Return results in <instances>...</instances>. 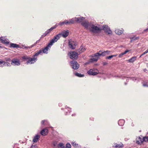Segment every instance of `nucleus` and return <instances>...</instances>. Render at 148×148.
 I'll list each match as a JSON object with an SVG mask.
<instances>
[{
	"instance_id": "obj_3",
	"label": "nucleus",
	"mask_w": 148,
	"mask_h": 148,
	"mask_svg": "<svg viewBox=\"0 0 148 148\" xmlns=\"http://www.w3.org/2000/svg\"><path fill=\"white\" fill-rule=\"evenodd\" d=\"M5 61H3L1 59V62H2V64H3L2 66H11L10 63L8 62H10V59L8 58H5Z\"/></svg>"
},
{
	"instance_id": "obj_36",
	"label": "nucleus",
	"mask_w": 148,
	"mask_h": 148,
	"mask_svg": "<svg viewBox=\"0 0 148 148\" xmlns=\"http://www.w3.org/2000/svg\"><path fill=\"white\" fill-rule=\"evenodd\" d=\"M92 61L97 62L98 60L97 58H93L91 59Z\"/></svg>"
},
{
	"instance_id": "obj_50",
	"label": "nucleus",
	"mask_w": 148,
	"mask_h": 148,
	"mask_svg": "<svg viewBox=\"0 0 148 148\" xmlns=\"http://www.w3.org/2000/svg\"><path fill=\"white\" fill-rule=\"evenodd\" d=\"M2 47H1V45L0 44V48H1Z\"/></svg>"
},
{
	"instance_id": "obj_12",
	"label": "nucleus",
	"mask_w": 148,
	"mask_h": 148,
	"mask_svg": "<svg viewBox=\"0 0 148 148\" xmlns=\"http://www.w3.org/2000/svg\"><path fill=\"white\" fill-rule=\"evenodd\" d=\"M86 49H85V46L82 45L80 48L76 51L77 52H79V53H81L84 51Z\"/></svg>"
},
{
	"instance_id": "obj_23",
	"label": "nucleus",
	"mask_w": 148,
	"mask_h": 148,
	"mask_svg": "<svg viewBox=\"0 0 148 148\" xmlns=\"http://www.w3.org/2000/svg\"><path fill=\"white\" fill-rule=\"evenodd\" d=\"M115 32L116 34L120 35L123 33V31L121 30L116 29L115 30Z\"/></svg>"
},
{
	"instance_id": "obj_39",
	"label": "nucleus",
	"mask_w": 148,
	"mask_h": 148,
	"mask_svg": "<svg viewBox=\"0 0 148 148\" xmlns=\"http://www.w3.org/2000/svg\"><path fill=\"white\" fill-rule=\"evenodd\" d=\"M130 51V50H126L123 53V54L124 55L125 54H126L128 52Z\"/></svg>"
},
{
	"instance_id": "obj_29",
	"label": "nucleus",
	"mask_w": 148,
	"mask_h": 148,
	"mask_svg": "<svg viewBox=\"0 0 148 148\" xmlns=\"http://www.w3.org/2000/svg\"><path fill=\"white\" fill-rule=\"evenodd\" d=\"M101 52V51H99L97 53L94 54V56L98 57L99 56H101V55H100Z\"/></svg>"
},
{
	"instance_id": "obj_53",
	"label": "nucleus",
	"mask_w": 148,
	"mask_h": 148,
	"mask_svg": "<svg viewBox=\"0 0 148 148\" xmlns=\"http://www.w3.org/2000/svg\"><path fill=\"white\" fill-rule=\"evenodd\" d=\"M54 146H55V144H54Z\"/></svg>"
},
{
	"instance_id": "obj_42",
	"label": "nucleus",
	"mask_w": 148,
	"mask_h": 148,
	"mask_svg": "<svg viewBox=\"0 0 148 148\" xmlns=\"http://www.w3.org/2000/svg\"><path fill=\"white\" fill-rule=\"evenodd\" d=\"M123 55H124L123 53H120L119 54V58L121 57Z\"/></svg>"
},
{
	"instance_id": "obj_26",
	"label": "nucleus",
	"mask_w": 148,
	"mask_h": 148,
	"mask_svg": "<svg viewBox=\"0 0 148 148\" xmlns=\"http://www.w3.org/2000/svg\"><path fill=\"white\" fill-rule=\"evenodd\" d=\"M124 121L123 120H119L118 123L120 125H122L124 124Z\"/></svg>"
},
{
	"instance_id": "obj_33",
	"label": "nucleus",
	"mask_w": 148,
	"mask_h": 148,
	"mask_svg": "<svg viewBox=\"0 0 148 148\" xmlns=\"http://www.w3.org/2000/svg\"><path fill=\"white\" fill-rule=\"evenodd\" d=\"M143 139L144 140V141L147 142L148 141V136L147 137H143Z\"/></svg>"
},
{
	"instance_id": "obj_4",
	"label": "nucleus",
	"mask_w": 148,
	"mask_h": 148,
	"mask_svg": "<svg viewBox=\"0 0 148 148\" xmlns=\"http://www.w3.org/2000/svg\"><path fill=\"white\" fill-rule=\"evenodd\" d=\"M68 44L69 47L72 49H75L77 45L76 42L72 41L71 40H69Z\"/></svg>"
},
{
	"instance_id": "obj_25",
	"label": "nucleus",
	"mask_w": 148,
	"mask_h": 148,
	"mask_svg": "<svg viewBox=\"0 0 148 148\" xmlns=\"http://www.w3.org/2000/svg\"><path fill=\"white\" fill-rule=\"evenodd\" d=\"M58 148H64V144L62 143H59L58 145Z\"/></svg>"
},
{
	"instance_id": "obj_1",
	"label": "nucleus",
	"mask_w": 148,
	"mask_h": 148,
	"mask_svg": "<svg viewBox=\"0 0 148 148\" xmlns=\"http://www.w3.org/2000/svg\"><path fill=\"white\" fill-rule=\"evenodd\" d=\"M61 34H58L54 36L53 38L51 39L49 43H48L47 45L43 48L42 50H40L42 51L44 53H47V51L49 48L51 47V46L52 45L53 43L56 42L59 40L60 36Z\"/></svg>"
},
{
	"instance_id": "obj_17",
	"label": "nucleus",
	"mask_w": 148,
	"mask_h": 148,
	"mask_svg": "<svg viewBox=\"0 0 148 148\" xmlns=\"http://www.w3.org/2000/svg\"><path fill=\"white\" fill-rule=\"evenodd\" d=\"M113 146L114 147L116 148H121L123 147V146L122 143H120L119 144H117V143H115L114 144V145Z\"/></svg>"
},
{
	"instance_id": "obj_46",
	"label": "nucleus",
	"mask_w": 148,
	"mask_h": 148,
	"mask_svg": "<svg viewBox=\"0 0 148 148\" xmlns=\"http://www.w3.org/2000/svg\"><path fill=\"white\" fill-rule=\"evenodd\" d=\"M31 148H36V147L35 146L32 145L31 147Z\"/></svg>"
},
{
	"instance_id": "obj_21",
	"label": "nucleus",
	"mask_w": 148,
	"mask_h": 148,
	"mask_svg": "<svg viewBox=\"0 0 148 148\" xmlns=\"http://www.w3.org/2000/svg\"><path fill=\"white\" fill-rule=\"evenodd\" d=\"M40 136L38 135H36L34 137L33 139V141L34 143L37 142L39 139Z\"/></svg>"
},
{
	"instance_id": "obj_16",
	"label": "nucleus",
	"mask_w": 148,
	"mask_h": 148,
	"mask_svg": "<svg viewBox=\"0 0 148 148\" xmlns=\"http://www.w3.org/2000/svg\"><path fill=\"white\" fill-rule=\"evenodd\" d=\"M61 34L60 37H61V35H62L63 37L66 38L69 35V31H64L61 34Z\"/></svg>"
},
{
	"instance_id": "obj_8",
	"label": "nucleus",
	"mask_w": 148,
	"mask_h": 148,
	"mask_svg": "<svg viewBox=\"0 0 148 148\" xmlns=\"http://www.w3.org/2000/svg\"><path fill=\"white\" fill-rule=\"evenodd\" d=\"M90 30L91 32L95 33L99 31H100L101 29L97 26H95L94 25H92L91 28H90Z\"/></svg>"
},
{
	"instance_id": "obj_31",
	"label": "nucleus",
	"mask_w": 148,
	"mask_h": 148,
	"mask_svg": "<svg viewBox=\"0 0 148 148\" xmlns=\"http://www.w3.org/2000/svg\"><path fill=\"white\" fill-rule=\"evenodd\" d=\"M139 38L138 37H132V38H131V41H134V40H138V39Z\"/></svg>"
},
{
	"instance_id": "obj_45",
	"label": "nucleus",
	"mask_w": 148,
	"mask_h": 148,
	"mask_svg": "<svg viewBox=\"0 0 148 148\" xmlns=\"http://www.w3.org/2000/svg\"><path fill=\"white\" fill-rule=\"evenodd\" d=\"M147 53V52L145 51L144 53H143L141 55V56H142L143 55H144L146 53Z\"/></svg>"
},
{
	"instance_id": "obj_6",
	"label": "nucleus",
	"mask_w": 148,
	"mask_h": 148,
	"mask_svg": "<svg viewBox=\"0 0 148 148\" xmlns=\"http://www.w3.org/2000/svg\"><path fill=\"white\" fill-rule=\"evenodd\" d=\"M71 66L73 69L77 70L79 69V65L76 61L73 60L71 61Z\"/></svg>"
},
{
	"instance_id": "obj_47",
	"label": "nucleus",
	"mask_w": 148,
	"mask_h": 148,
	"mask_svg": "<svg viewBox=\"0 0 148 148\" xmlns=\"http://www.w3.org/2000/svg\"><path fill=\"white\" fill-rule=\"evenodd\" d=\"M112 58L114 57H115V56H117V54H116V55H112Z\"/></svg>"
},
{
	"instance_id": "obj_52",
	"label": "nucleus",
	"mask_w": 148,
	"mask_h": 148,
	"mask_svg": "<svg viewBox=\"0 0 148 148\" xmlns=\"http://www.w3.org/2000/svg\"><path fill=\"white\" fill-rule=\"evenodd\" d=\"M73 114H72V116H73Z\"/></svg>"
},
{
	"instance_id": "obj_19",
	"label": "nucleus",
	"mask_w": 148,
	"mask_h": 148,
	"mask_svg": "<svg viewBox=\"0 0 148 148\" xmlns=\"http://www.w3.org/2000/svg\"><path fill=\"white\" fill-rule=\"evenodd\" d=\"M0 40L3 44L6 45H8L9 44V42L6 39H4L3 38L1 37L0 38Z\"/></svg>"
},
{
	"instance_id": "obj_49",
	"label": "nucleus",
	"mask_w": 148,
	"mask_h": 148,
	"mask_svg": "<svg viewBox=\"0 0 148 148\" xmlns=\"http://www.w3.org/2000/svg\"><path fill=\"white\" fill-rule=\"evenodd\" d=\"M1 59L0 60V64H2V62H1Z\"/></svg>"
},
{
	"instance_id": "obj_38",
	"label": "nucleus",
	"mask_w": 148,
	"mask_h": 148,
	"mask_svg": "<svg viewBox=\"0 0 148 148\" xmlns=\"http://www.w3.org/2000/svg\"><path fill=\"white\" fill-rule=\"evenodd\" d=\"M105 52L107 55L109 54L110 53V51L108 50H107L106 51H105Z\"/></svg>"
},
{
	"instance_id": "obj_15",
	"label": "nucleus",
	"mask_w": 148,
	"mask_h": 148,
	"mask_svg": "<svg viewBox=\"0 0 148 148\" xmlns=\"http://www.w3.org/2000/svg\"><path fill=\"white\" fill-rule=\"evenodd\" d=\"M85 18L83 17H80L79 18L75 17V21L78 23H80L83 22Z\"/></svg>"
},
{
	"instance_id": "obj_9",
	"label": "nucleus",
	"mask_w": 148,
	"mask_h": 148,
	"mask_svg": "<svg viewBox=\"0 0 148 148\" xmlns=\"http://www.w3.org/2000/svg\"><path fill=\"white\" fill-rule=\"evenodd\" d=\"M98 71L97 69H90L87 72L88 74L89 75H95L98 73Z\"/></svg>"
},
{
	"instance_id": "obj_40",
	"label": "nucleus",
	"mask_w": 148,
	"mask_h": 148,
	"mask_svg": "<svg viewBox=\"0 0 148 148\" xmlns=\"http://www.w3.org/2000/svg\"><path fill=\"white\" fill-rule=\"evenodd\" d=\"M130 51V50H126L123 53V54L124 55L125 54H126L128 52Z\"/></svg>"
},
{
	"instance_id": "obj_22",
	"label": "nucleus",
	"mask_w": 148,
	"mask_h": 148,
	"mask_svg": "<svg viewBox=\"0 0 148 148\" xmlns=\"http://www.w3.org/2000/svg\"><path fill=\"white\" fill-rule=\"evenodd\" d=\"M10 47H12L14 48H20V47L19 46V45L14 43H11L10 44Z\"/></svg>"
},
{
	"instance_id": "obj_43",
	"label": "nucleus",
	"mask_w": 148,
	"mask_h": 148,
	"mask_svg": "<svg viewBox=\"0 0 148 148\" xmlns=\"http://www.w3.org/2000/svg\"><path fill=\"white\" fill-rule=\"evenodd\" d=\"M64 24V21L62 22H60V23H59V25L61 26H62Z\"/></svg>"
},
{
	"instance_id": "obj_32",
	"label": "nucleus",
	"mask_w": 148,
	"mask_h": 148,
	"mask_svg": "<svg viewBox=\"0 0 148 148\" xmlns=\"http://www.w3.org/2000/svg\"><path fill=\"white\" fill-rule=\"evenodd\" d=\"M47 122V121L46 120H42L41 122V123L42 125H44L46 124V123Z\"/></svg>"
},
{
	"instance_id": "obj_20",
	"label": "nucleus",
	"mask_w": 148,
	"mask_h": 148,
	"mask_svg": "<svg viewBox=\"0 0 148 148\" xmlns=\"http://www.w3.org/2000/svg\"><path fill=\"white\" fill-rule=\"evenodd\" d=\"M71 145L75 147L76 148H80L81 146L80 145L76 142L74 141H73L71 143Z\"/></svg>"
},
{
	"instance_id": "obj_30",
	"label": "nucleus",
	"mask_w": 148,
	"mask_h": 148,
	"mask_svg": "<svg viewBox=\"0 0 148 148\" xmlns=\"http://www.w3.org/2000/svg\"><path fill=\"white\" fill-rule=\"evenodd\" d=\"M101 56H104L106 55L107 54H106L105 51H101V52L100 53Z\"/></svg>"
},
{
	"instance_id": "obj_28",
	"label": "nucleus",
	"mask_w": 148,
	"mask_h": 148,
	"mask_svg": "<svg viewBox=\"0 0 148 148\" xmlns=\"http://www.w3.org/2000/svg\"><path fill=\"white\" fill-rule=\"evenodd\" d=\"M74 23V21L73 19H69V21H68V24H73Z\"/></svg>"
},
{
	"instance_id": "obj_48",
	"label": "nucleus",
	"mask_w": 148,
	"mask_h": 148,
	"mask_svg": "<svg viewBox=\"0 0 148 148\" xmlns=\"http://www.w3.org/2000/svg\"><path fill=\"white\" fill-rule=\"evenodd\" d=\"M24 48L27 49V48H30V47H26L25 46Z\"/></svg>"
},
{
	"instance_id": "obj_34",
	"label": "nucleus",
	"mask_w": 148,
	"mask_h": 148,
	"mask_svg": "<svg viewBox=\"0 0 148 148\" xmlns=\"http://www.w3.org/2000/svg\"><path fill=\"white\" fill-rule=\"evenodd\" d=\"M71 145L69 143H67L66 145L65 148H71Z\"/></svg>"
},
{
	"instance_id": "obj_24",
	"label": "nucleus",
	"mask_w": 148,
	"mask_h": 148,
	"mask_svg": "<svg viewBox=\"0 0 148 148\" xmlns=\"http://www.w3.org/2000/svg\"><path fill=\"white\" fill-rule=\"evenodd\" d=\"M136 57L135 56L129 59L127 61L129 62L132 63L134 62L136 59Z\"/></svg>"
},
{
	"instance_id": "obj_51",
	"label": "nucleus",
	"mask_w": 148,
	"mask_h": 148,
	"mask_svg": "<svg viewBox=\"0 0 148 148\" xmlns=\"http://www.w3.org/2000/svg\"><path fill=\"white\" fill-rule=\"evenodd\" d=\"M142 56H141V55L140 56V58Z\"/></svg>"
},
{
	"instance_id": "obj_41",
	"label": "nucleus",
	"mask_w": 148,
	"mask_h": 148,
	"mask_svg": "<svg viewBox=\"0 0 148 148\" xmlns=\"http://www.w3.org/2000/svg\"><path fill=\"white\" fill-rule=\"evenodd\" d=\"M102 64L103 66L106 65L108 64V63L106 62H103Z\"/></svg>"
},
{
	"instance_id": "obj_5",
	"label": "nucleus",
	"mask_w": 148,
	"mask_h": 148,
	"mask_svg": "<svg viewBox=\"0 0 148 148\" xmlns=\"http://www.w3.org/2000/svg\"><path fill=\"white\" fill-rule=\"evenodd\" d=\"M102 28L105 32L107 33L108 34H112V31L108 26L106 25H103L102 27Z\"/></svg>"
},
{
	"instance_id": "obj_13",
	"label": "nucleus",
	"mask_w": 148,
	"mask_h": 148,
	"mask_svg": "<svg viewBox=\"0 0 148 148\" xmlns=\"http://www.w3.org/2000/svg\"><path fill=\"white\" fill-rule=\"evenodd\" d=\"M48 132V130L45 128L43 129L40 132V134L41 135L43 136H45L47 135Z\"/></svg>"
},
{
	"instance_id": "obj_11",
	"label": "nucleus",
	"mask_w": 148,
	"mask_h": 148,
	"mask_svg": "<svg viewBox=\"0 0 148 148\" xmlns=\"http://www.w3.org/2000/svg\"><path fill=\"white\" fill-rule=\"evenodd\" d=\"M143 141V137L141 136H139L136 139V143L138 144H140Z\"/></svg>"
},
{
	"instance_id": "obj_2",
	"label": "nucleus",
	"mask_w": 148,
	"mask_h": 148,
	"mask_svg": "<svg viewBox=\"0 0 148 148\" xmlns=\"http://www.w3.org/2000/svg\"><path fill=\"white\" fill-rule=\"evenodd\" d=\"M42 53L41 50H39L36 51L34 55L33 56L32 58H29V60L27 62V63L28 64L29 63L33 64L37 60V56Z\"/></svg>"
},
{
	"instance_id": "obj_35",
	"label": "nucleus",
	"mask_w": 148,
	"mask_h": 148,
	"mask_svg": "<svg viewBox=\"0 0 148 148\" xmlns=\"http://www.w3.org/2000/svg\"><path fill=\"white\" fill-rule=\"evenodd\" d=\"M29 57L28 56H24L22 57L23 59H24V60H29Z\"/></svg>"
},
{
	"instance_id": "obj_7",
	"label": "nucleus",
	"mask_w": 148,
	"mask_h": 148,
	"mask_svg": "<svg viewBox=\"0 0 148 148\" xmlns=\"http://www.w3.org/2000/svg\"><path fill=\"white\" fill-rule=\"evenodd\" d=\"M70 58L73 60L77 59L78 57V54L75 51L70 52Z\"/></svg>"
},
{
	"instance_id": "obj_14",
	"label": "nucleus",
	"mask_w": 148,
	"mask_h": 148,
	"mask_svg": "<svg viewBox=\"0 0 148 148\" xmlns=\"http://www.w3.org/2000/svg\"><path fill=\"white\" fill-rule=\"evenodd\" d=\"M56 25L52 27H51V28L49 29H48L43 34V36H45L47 35L51 31H52L53 29L56 28Z\"/></svg>"
},
{
	"instance_id": "obj_10",
	"label": "nucleus",
	"mask_w": 148,
	"mask_h": 148,
	"mask_svg": "<svg viewBox=\"0 0 148 148\" xmlns=\"http://www.w3.org/2000/svg\"><path fill=\"white\" fill-rule=\"evenodd\" d=\"M11 64L14 66H18L20 64V61L18 59L14 58L12 60Z\"/></svg>"
},
{
	"instance_id": "obj_37",
	"label": "nucleus",
	"mask_w": 148,
	"mask_h": 148,
	"mask_svg": "<svg viewBox=\"0 0 148 148\" xmlns=\"http://www.w3.org/2000/svg\"><path fill=\"white\" fill-rule=\"evenodd\" d=\"M112 58V55L109 56H107L106 57V59H110L111 58Z\"/></svg>"
},
{
	"instance_id": "obj_27",
	"label": "nucleus",
	"mask_w": 148,
	"mask_h": 148,
	"mask_svg": "<svg viewBox=\"0 0 148 148\" xmlns=\"http://www.w3.org/2000/svg\"><path fill=\"white\" fill-rule=\"evenodd\" d=\"M75 75L76 76H78L79 77H83L84 76V74H81L80 73H77L75 74Z\"/></svg>"
},
{
	"instance_id": "obj_18",
	"label": "nucleus",
	"mask_w": 148,
	"mask_h": 148,
	"mask_svg": "<svg viewBox=\"0 0 148 148\" xmlns=\"http://www.w3.org/2000/svg\"><path fill=\"white\" fill-rule=\"evenodd\" d=\"M81 25L86 28L88 29L89 23L88 21H85L82 22Z\"/></svg>"
},
{
	"instance_id": "obj_44",
	"label": "nucleus",
	"mask_w": 148,
	"mask_h": 148,
	"mask_svg": "<svg viewBox=\"0 0 148 148\" xmlns=\"http://www.w3.org/2000/svg\"><path fill=\"white\" fill-rule=\"evenodd\" d=\"M64 24H68V21L66 20L64 21Z\"/></svg>"
}]
</instances>
